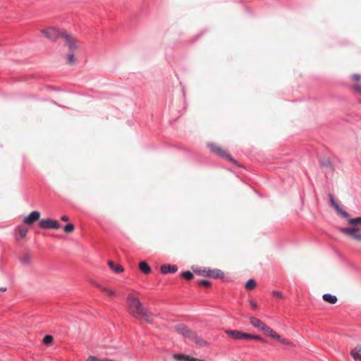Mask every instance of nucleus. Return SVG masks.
<instances>
[{
    "mask_svg": "<svg viewBox=\"0 0 361 361\" xmlns=\"http://www.w3.org/2000/svg\"><path fill=\"white\" fill-rule=\"evenodd\" d=\"M192 361H204V360L193 357Z\"/></svg>",
    "mask_w": 361,
    "mask_h": 361,
    "instance_id": "obj_46",
    "label": "nucleus"
},
{
    "mask_svg": "<svg viewBox=\"0 0 361 361\" xmlns=\"http://www.w3.org/2000/svg\"><path fill=\"white\" fill-rule=\"evenodd\" d=\"M250 306H252V307H257V303H256L255 301H253V300H250Z\"/></svg>",
    "mask_w": 361,
    "mask_h": 361,
    "instance_id": "obj_41",
    "label": "nucleus"
},
{
    "mask_svg": "<svg viewBox=\"0 0 361 361\" xmlns=\"http://www.w3.org/2000/svg\"><path fill=\"white\" fill-rule=\"evenodd\" d=\"M252 339L264 341V339L261 336L257 335H252Z\"/></svg>",
    "mask_w": 361,
    "mask_h": 361,
    "instance_id": "obj_37",
    "label": "nucleus"
},
{
    "mask_svg": "<svg viewBox=\"0 0 361 361\" xmlns=\"http://www.w3.org/2000/svg\"><path fill=\"white\" fill-rule=\"evenodd\" d=\"M7 288L6 287H0V291H6Z\"/></svg>",
    "mask_w": 361,
    "mask_h": 361,
    "instance_id": "obj_44",
    "label": "nucleus"
},
{
    "mask_svg": "<svg viewBox=\"0 0 361 361\" xmlns=\"http://www.w3.org/2000/svg\"><path fill=\"white\" fill-rule=\"evenodd\" d=\"M335 209L340 214L342 212V211H343V209L340 206H338V208H336Z\"/></svg>",
    "mask_w": 361,
    "mask_h": 361,
    "instance_id": "obj_42",
    "label": "nucleus"
},
{
    "mask_svg": "<svg viewBox=\"0 0 361 361\" xmlns=\"http://www.w3.org/2000/svg\"><path fill=\"white\" fill-rule=\"evenodd\" d=\"M182 276L187 279V280H191L193 279V274L190 271H183L182 274H181Z\"/></svg>",
    "mask_w": 361,
    "mask_h": 361,
    "instance_id": "obj_24",
    "label": "nucleus"
},
{
    "mask_svg": "<svg viewBox=\"0 0 361 361\" xmlns=\"http://www.w3.org/2000/svg\"><path fill=\"white\" fill-rule=\"evenodd\" d=\"M353 88H354V90L356 92L361 93V85H355L353 86Z\"/></svg>",
    "mask_w": 361,
    "mask_h": 361,
    "instance_id": "obj_36",
    "label": "nucleus"
},
{
    "mask_svg": "<svg viewBox=\"0 0 361 361\" xmlns=\"http://www.w3.org/2000/svg\"><path fill=\"white\" fill-rule=\"evenodd\" d=\"M260 331H263L264 334L272 338H279V335L277 333H276L271 327L267 326L265 324L261 328Z\"/></svg>",
    "mask_w": 361,
    "mask_h": 361,
    "instance_id": "obj_10",
    "label": "nucleus"
},
{
    "mask_svg": "<svg viewBox=\"0 0 361 361\" xmlns=\"http://www.w3.org/2000/svg\"><path fill=\"white\" fill-rule=\"evenodd\" d=\"M175 329L178 334L182 335L185 338L190 341H191L192 336H194V334L195 333L183 324H177Z\"/></svg>",
    "mask_w": 361,
    "mask_h": 361,
    "instance_id": "obj_5",
    "label": "nucleus"
},
{
    "mask_svg": "<svg viewBox=\"0 0 361 361\" xmlns=\"http://www.w3.org/2000/svg\"><path fill=\"white\" fill-rule=\"evenodd\" d=\"M16 231L21 238H24L27 235V228L25 226H19Z\"/></svg>",
    "mask_w": 361,
    "mask_h": 361,
    "instance_id": "obj_21",
    "label": "nucleus"
},
{
    "mask_svg": "<svg viewBox=\"0 0 361 361\" xmlns=\"http://www.w3.org/2000/svg\"><path fill=\"white\" fill-rule=\"evenodd\" d=\"M275 340H277L281 343L285 344V345H290V342L284 338H282L280 336L279 338H274Z\"/></svg>",
    "mask_w": 361,
    "mask_h": 361,
    "instance_id": "obj_32",
    "label": "nucleus"
},
{
    "mask_svg": "<svg viewBox=\"0 0 361 361\" xmlns=\"http://www.w3.org/2000/svg\"><path fill=\"white\" fill-rule=\"evenodd\" d=\"M350 354L353 359H359L361 360V345H357L355 346L350 350Z\"/></svg>",
    "mask_w": 361,
    "mask_h": 361,
    "instance_id": "obj_13",
    "label": "nucleus"
},
{
    "mask_svg": "<svg viewBox=\"0 0 361 361\" xmlns=\"http://www.w3.org/2000/svg\"><path fill=\"white\" fill-rule=\"evenodd\" d=\"M173 357L175 360L178 361H192L193 359L192 357L183 354H175Z\"/></svg>",
    "mask_w": 361,
    "mask_h": 361,
    "instance_id": "obj_19",
    "label": "nucleus"
},
{
    "mask_svg": "<svg viewBox=\"0 0 361 361\" xmlns=\"http://www.w3.org/2000/svg\"><path fill=\"white\" fill-rule=\"evenodd\" d=\"M243 339H252V335L247 333H243L242 340Z\"/></svg>",
    "mask_w": 361,
    "mask_h": 361,
    "instance_id": "obj_33",
    "label": "nucleus"
},
{
    "mask_svg": "<svg viewBox=\"0 0 361 361\" xmlns=\"http://www.w3.org/2000/svg\"><path fill=\"white\" fill-rule=\"evenodd\" d=\"M341 215L343 217V218H345V219H348L349 220L350 218V215L348 212H346L345 211H342V212L341 213Z\"/></svg>",
    "mask_w": 361,
    "mask_h": 361,
    "instance_id": "obj_34",
    "label": "nucleus"
},
{
    "mask_svg": "<svg viewBox=\"0 0 361 361\" xmlns=\"http://www.w3.org/2000/svg\"><path fill=\"white\" fill-rule=\"evenodd\" d=\"M208 147L216 154L219 155L221 157H225L230 161L236 164V161L231 157L228 154H227L223 149H221L220 147L217 146L214 143H209L207 145Z\"/></svg>",
    "mask_w": 361,
    "mask_h": 361,
    "instance_id": "obj_6",
    "label": "nucleus"
},
{
    "mask_svg": "<svg viewBox=\"0 0 361 361\" xmlns=\"http://www.w3.org/2000/svg\"><path fill=\"white\" fill-rule=\"evenodd\" d=\"M108 265L116 273H121L123 271V268L119 264H115L112 261L108 262Z\"/></svg>",
    "mask_w": 361,
    "mask_h": 361,
    "instance_id": "obj_18",
    "label": "nucleus"
},
{
    "mask_svg": "<svg viewBox=\"0 0 361 361\" xmlns=\"http://www.w3.org/2000/svg\"><path fill=\"white\" fill-rule=\"evenodd\" d=\"M61 221H68L69 220V218L66 215H63L61 217Z\"/></svg>",
    "mask_w": 361,
    "mask_h": 361,
    "instance_id": "obj_39",
    "label": "nucleus"
},
{
    "mask_svg": "<svg viewBox=\"0 0 361 361\" xmlns=\"http://www.w3.org/2000/svg\"><path fill=\"white\" fill-rule=\"evenodd\" d=\"M225 333L235 340H242L243 331L238 330H225Z\"/></svg>",
    "mask_w": 361,
    "mask_h": 361,
    "instance_id": "obj_12",
    "label": "nucleus"
},
{
    "mask_svg": "<svg viewBox=\"0 0 361 361\" xmlns=\"http://www.w3.org/2000/svg\"><path fill=\"white\" fill-rule=\"evenodd\" d=\"M40 217V213L38 211L32 212L27 216L23 219V222L28 225H32Z\"/></svg>",
    "mask_w": 361,
    "mask_h": 361,
    "instance_id": "obj_9",
    "label": "nucleus"
},
{
    "mask_svg": "<svg viewBox=\"0 0 361 361\" xmlns=\"http://www.w3.org/2000/svg\"><path fill=\"white\" fill-rule=\"evenodd\" d=\"M335 209L340 214L342 212V211H343V209L340 206H338V208H336Z\"/></svg>",
    "mask_w": 361,
    "mask_h": 361,
    "instance_id": "obj_43",
    "label": "nucleus"
},
{
    "mask_svg": "<svg viewBox=\"0 0 361 361\" xmlns=\"http://www.w3.org/2000/svg\"><path fill=\"white\" fill-rule=\"evenodd\" d=\"M255 286L256 281L254 279H251L246 282L245 287L247 290H252L255 287Z\"/></svg>",
    "mask_w": 361,
    "mask_h": 361,
    "instance_id": "obj_22",
    "label": "nucleus"
},
{
    "mask_svg": "<svg viewBox=\"0 0 361 361\" xmlns=\"http://www.w3.org/2000/svg\"><path fill=\"white\" fill-rule=\"evenodd\" d=\"M249 320H250L251 324L253 326H255V328L258 329L259 330H260L261 328L264 324V323L262 322L261 320H259V319L254 317H249Z\"/></svg>",
    "mask_w": 361,
    "mask_h": 361,
    "instance_id": "obj_15",
    "label": "nucleus"
},
{
    "mask_svg": "<svg viewBox=\"0 0 361 361\" xmlns=\"http://www.w3.org/2000/svg\"><path fill=\"white\" fill-rule=\"evenodd\" d=\"M52 341H53V337L50 335H47L43 338V343L45 345H49L52 343Z\"/></svg>",
    "mask_w": 361,
    "mask_h": 361,
    "instance_id": "obj_26",
    "label": "nucleus"
},
{
    "mask_svg": "<svg viewBox=\"0 0 361 361\" xmlns=\"http://www.w3.org/2000/svg\"><path fill=\"white\" fill-rule=\"evenodd\" d=\"M63 30H59L55 27H51L47 29H44L42 30L43 35L46 36L51 41H56L59 37L62 38V31Z\"/></svg>",
    "mask_w": 361,
    "mask_h": 361,
    "instance_id": "obj_4",
    "label": "nucleus"
},
{
    "mask_svg": "<svg viewBox=\"0 0 361 361\" xmlns=\"http://www.w3.org/2000/svg\"><path fill=\"white\" fill-rule=\"evenodd\" d=\"M348 223L353 226L361 225V216L349 219Z\"/></svg>",
    "mask_w": 361,
    "mask_h": 361,
    "instance_id": "obj_23",
    "label": "nucleus"
},
{
    "mask_svg": "<svg viewBox=\"0 0 361 361\" xmlns=\"http://www.w3.org/2000/svg\"><path fill=\"white\" fill-rule=\"evenodd\" d=\"M272 295L278 298H283V294L280 291H278V290H273L272 291Z\"/></svg>",
    "mask_w": 361,
    "mask_h": 361,
    "instance_id": "obj_31",
    "label": "nucleus"
},
{
    "mask_svg": "<svg viewBox=\"0 0 361 361\" xmlns=\"http://www.w3.org/2000/svg\"><path fill=\"white\" fill-rule=\"evenodd\" d=\"M321 165L325 167H329L330 169L332 167L331 163L329 160L321 161Z\"/></svg>",
    "mask_w": 361,
    "mask_h": 361,
    "instance_id": "obj_30",
    "label": "nucleus"
},
{
    "mask_svg": "<svg viewBox=\"0 0 361 361\" xmlns=\"http://www.w3.org/2000/svg\"><path fill=\"white\" fill-rule=\"evenodd\" d=\"M198 284L204 287H209L211 286V282L208 280H200L199 281Z\"/></svg>",
    "mask_w": 361,
    "mask_h": 361,
    "instance_id": "obj_28",
    "label": "nucleus"
},
{
    "mask_svg": "<svg viewBox=\"0 0 361 361\" xmlns=\"http://www.w3.org/2000/svg\"><path fill=\"white\" fill-rule=\"evenodd\" d=\"M62 38L64 40L66 46L68 47L69 51H75L79 48L78 40L66 30L62 31Z\"/></svg>",
    "mask_w": 361,
    "mask_h": 361,
    "instance_id": "obj_2",
    "label": "nucleus"
},
{
    "mask_svg": "<svg viewBox=\"0 0 361 361\" xmlns=\"http://www.w3.org/2000/svg\"><path fill=\"white\" fill-rule=\"evenodd\" d=\"M127 305L129 313L134 317H143L147 323H151L150 316L147 314L142 303L133 294L127 296Z\"/></svg>",
    "mask_w": 361,
    "mask_h": 361,
    "instance_id": "obj_1",
    "label": "nucleus"
},
{
    "mask_svg": "<svg viewBox=\"0 0 361 361\" xmlns=\"http://www.w3.org/2000/svg\"><path fill=\"white\" fill-rule=\"evenodd\" d=\"M93 284H94L95 286L98 287V288H99V286H101L99 283H97V282H94V283H93Z\"/></svg>",
    "mask_w": 361,
    "mask_h": 361,
    "instance_id": "obj_45",
    "label": "nucleus"
},
{
    "mask_svg": "<svg viewBox=\"0 0 361 361\" xmlns=\"http://www.w3.org/2000/svg\"><path fill=\"white\" fill-rule=\"evenodd\" d=\"M178 271V267L176 265L164 264L161 267V272L162 274H167L169 273L173 274Z\"/></svg>",
    "mask_w": 361,
    "mask_h": 361,
    "instance_id": "obj_11",
    "label": "nucleus"
},
{
    "mask_svg": "<svg viewBox=\"0 0 361 361\" xmlns=\"http://www.w3.org/2000/svg\"><path fill=\"white\" fill-rule=\"evenodd\" d=\"M340 231L342 233L350 237L352 239L361 241V231L356 226L341 228Z\"/></svg>",
    "mask_w": 361,
    "mask_h": 361,
    "instance_id": "obj_3",
    "label": "nucleus"
},
{
    "mask_svg": "<svg viewBox=\"0 0 361 361\" xmlns=\"http://www.w3.org/2000/svg\"><path fill=\"white\" fill-rule=\"evenodd\" d=\"M139 268L141 271L145 274H149L152 271L148 264L144 261H142L139 263Z\"/></svg>",
    "mask_w": 361,
    "mask_h": 361,
    "instance_id": "obj_17",
    "label": "nucleus"
},
{
    "mask_svg": "<svg viewBox=\"0 0 361 361\" xmlns=\"http://www.w3.org/2000/svg\"><path fill=\"white\" fill-rule=\"evenodd\" d=\"M329 201H330V203L334 207V209L336 208H338V204L334 200L332 195L329 194Z\"/></svg>",
    "mask_w": 361,
    "mask_h": 361,
    "instance_id": "obj_27",
    "label": "nucleus"
},
{
    "mask_svg": "<svg viewBox=\"0 0 361 361\" xmlns=\"http://www.w3.org/2000/svg\"><path fill=\"white\" fill-rule=\"evenodd\" d=\"M322 298L325 302H329L332 305L336 303V302L338 300L336 295H331L329 293L324 294L322 296Z\"/></svg>",
    "mask_w": 361,
    "mask_h": 361,
    "instance_id": "obj_16",
    "label": "nucleus"
},
{
    "mask_svg": "<svg viewBox=\"0 0 361 361\" xmlns=\"http://www.w3.org/2000/svg\"><path fill=\"white\" fill-rule=\"evenodd\" d=\"M99 288H100L102 291L106 293L107 290H109V288H107L106 287H104V286H99Z\"/></svg>",
    "mask_w": 361,
    "mask_h": 361,
    "instance_id": "obj_40",
    "label": "nucleus"
},
{
    "mask_svg": "<svg viewBox=\"0 0 361 361\" xmlns=\"http://www.w3.org/2000/svg\"><path fill=\"white\" fill-rule=\"evenodd\" d=\"M74 230V226L72 224H68L63 227V231L66 233H71Z\"/></svg>",
    "mask_w": 361,
    "mask_h": 361,
    "instance_id": "obj_25",
    "label": "nucleus"
},
{
    "mask_svg": "<svg viewBox=\"0 0 361 361\" xmlns=\"http://www.w3.org/2000/svg\"><path fill=\"white\" fill-rule=\"evenodd\" d=\"M351 78H352L353 80H357H357H360L361 76H360L359 74H356V73H355V74H353V75H351Z\"/></svg>",
    "mask_w": 361,
    "mask_h": 361,
    "instance_id": "obj_35",
    "label": "nucleus"
},
{
    "mask_svg": "<svg viewBox=\"0 0 361 361\" xmlns=\"http://www.w3.org/2000/svg\"><path fill=\"white\" fill-rule=\"evenodd\" d=\"M39 226L44 229H59L61 227V225L55 220L51 219H45L39 221Z\"/></svg>",
    "mask_w": 361,
    "mask_h": 361,
    "instance_id": "obj_7",
    "label": "nucleus"
},
{
    "mask_svg": "<svg viewBox=\"0 0 361 361\" xmlns=\"http://www.w3.org/2000/svg\"><path fill=\"white\" fill-rule=\"evenodd\" d=\"M197 273L206 277H212L214 279H222L224 276V272L218 269H204L199 271Z\"/></svg>",
    "mask_w": 361,
    "mask_h": 361,
    "instance_id": "obj_8",
    "label": "nucleus"
},
{
    "mask_svg": "<svg viewBox=\"0 0 361 361\" xmlns=\"http://www.w3.org/2000/svg\"><path fill=\"white\" fill-rule=\"evenodd\" d=\"M76 59L75 57L74 51H70L67 54V61L66 63L68 65L73 66L75 63Z\"/></svg>",
    "mask_w": 361,
    "mask_h": 361,
    "instance_id": "obj_20",
    "label": "nucleus"
},
{
    "mask_svg": "<svg viewBox=\"0 0 361 361\" xmlns=\"http://www.w3.org/2000/svg\"><path fill=\"white\" fill-rule=\"evenodd\" d=\"M106 293L110 295V296H114L116 295V291L113 290H111V289H109L106 292Z\"/></svg>",
    "mask_w": 361,
    "mask_h": 361,
    "instance_id": "obj_38",
    "label": "nucleus"
},
{
    "mask_svg": "<svg viewBox=\"0 0 361 361\" xmlns=\"http://www.w3.org/2000/svg\"><path fill=\"white\" fill-rule=\"evenodd\" d=\"M20 262L22 264H29L30 263V259L29 256H25L24 257L20 259Z\"/></svg>",
    "mask_w": 361,
    "mask_h": 361,
    "instance_id": "obj_29",
    "label": "nucleus"
},
{
    "mask_svg": "<svg viewBox=\"0 0 361 361\" xmlns=\"http://www.w3.org/2000/svg\"><path fill=\"white\" fill-rule=\"evenodd\" d=\"M191 341H194L197 345L201 347L207 346L209 344L206 341L197 336L196 333L194 334V336H192Z\"/></svg>",
    "mask_w": 361,
    "mask_h": 361,
    "instance_id": "obj_14",
    "label": "nucleus"
}]
</instances>
